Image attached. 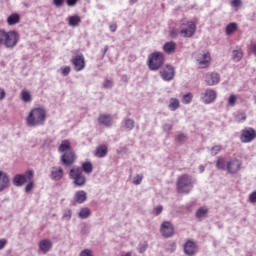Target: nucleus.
<instances>
[{
	"label": "nucleus",
	"instance_id": "obj_1",
	"mask_svg": "<svg viewBox=\"0 0 256 256\" xmlns=\"http://www.w3.org/2000/svg\"><path fill=\"white\" fill-rule=\"evenodd\" d=\"M47 121V110L44 107L33 108L26 117L28 127H42Z\"/></svg>",
	"mask_w": 256,
	"mask_h": 256
},
{
	"label": "nucleus",
	"instance_id": "obj_2",
	"mask_svg": "<svg viewBox=\"0 0 256 256\" xmlns=\"http://www.w3.org/2000/svg\"><path fill=\"white\" fill-rule=\"evenodd\" d=\"M17 43H19V34L16 31L0 30V45H4L7 49H14Z\"/></svg>",
	"mask_w": 256,
	"mask_h": 256
},
{
	"label": "nucleus",
	"instance_id": "obj_3",
	"mask_svg": "<svg viewBox=\"0 0 256 256\" xmlns=\"http://www.w3.org/2000/svg\"><path fill=\"white\" fill-rule=\"evenodd\" d=\"M176 185L179 193H185L187 195L193 191L195 180L189 174H183L178 177Z\"/></svg>",
	"mask_w": 256,
	"mask_h": 256
},
{
	"label": "nucleus",
	"instance_id": "obj_4",
	"mask_svg": "<svg viewBox=\"0 0 256 256\" xmlns=\"http://www.w3.org/2000/svg\"><path fill=\"white\" fill-rule=\"evenodd\" d=\"M165 63V57L161 52H154L148 56V67L150 71H159Z\"/></svg>",
	"mask_w": 256,
	"mask_h": 256
},
{
	"label": "nucleus",
	"instance_id": "obj_5",
	"mask_svg": "<svg viewBox=\"0 0 256 256\" xmlns=\"http://www.w3.org/2000/svg\"><path fill=\"white\" fill-rule=\"evenodd\" d=\"M69 177L72 179L75 187H84L87 183V178L83 175L81 167H73L69 172Z\"/></svg>",
	"mask_w": 256,
	"mask_h": 256
},
{
	"label": "nucleus",
	"instance_id": "obj_6",
	"mask_svg": "<svg viewBox=\"0 0 256 256\" xmlns=\"http://www.w3.org/2000/svg\"><path fill=\"white\" fill-rule=\"evenodd\" d=\"M34 175L35 172L33 170H29L25 174H17L13 178V185L15 187H23L27 181H32Z\"/></svg>",
	"mask_w": 256,
	"mask_h": 256
},
{
	"label": "nucleus",
	"instance_id": "obj_7",
	"mask_svg": "<svg viewBox=\"0 0 256 256\" xmlns=\"http://www.w3.org/2000/svg\"><path fill=\"white\" fill-rule=\"evenodd\" d=\"M243 167V161L237 158H232L226 162V171L229 175H237Z\"/></svg>",
	"mask_w": 256,
	"mask_h": 256
},
{
	"label": "nucleus",
	"instance_id": "obj_8",
	"mask_svg": "<svg viewBox=\"0 0 256 256\" xmlns=\"http://www.w3.org/2000/svg\"><path fill=\"white\" fill-rule=\"evenodd\" d=\"M195 31H197V26L193 21L182 23L180 27V34L184 37H193V35H195Z\"/></svg>",
	"mask_w": 256,
	"mask_h": 256
},
{
	"label": "nucleus",
	"instance_id": "obj_9",
	"mask_svg": "<svg viewBox=\"0 0 256 256\" xmlns=\"http://www.w3.org/2000/svg\"><path fill=\"white\" fill-rule=\"evenodd\" d=\"M196 61L200 65L201 69H205L211 63V53L209 51H201L196 55Z\"/></svg>",
	"mask_w": 256,
	"mask_h": 256
},
{
	"label": "nucleus",
	"instance_id": "obj_10",
	"mask_svg": "<svg viewBox=\"0 0 256 256\" xmlns=\"http://www.w3.org/2000/svg\"><path fill=\"white\" fill-rule=\"evenodd\" d=\"M60 161L64 167H71L77 161V155H75V151L68 150L61 155Z\"/></svg>",
	"mask_w": 256,
	"mask_h": 256
},
{
	"label": "nucleus",
	"instance_id": "obj_11",
	"mask_svg": "<svg viewBox=\"0 0 256 256\" xmlns=\"http://www.w3.org/2000/svg\"><path fill=\"white\" fill-rule=\"evenodd\" d=\"M256 131L253 128H246L242 130L240 135L241 143H251V141H255Z\"/></svg>",
	"mask_w": 256,
	"mask_h": 256
},
{
	"label": "nucleus",
	"instance_id": "obj_12",
	"mask_svg": "<svg viewBox=\"0 0 256 256\" xmlns=\"http://www.w3.org/2000/svg\"><path fill=\"white\" fill-rule=\"evenodd\" d=\"M160 232L162 237L168 239L169 237H173V235L175 234V228L173 227V224L171 222L164 221L161 224Z\"/></svg>",
	"mask_w": 256,
	"mask_h": 256
},
{
	"label": "nucleus",
	"instance_id": "obj_13",
	"mask_svg": "<svg viewBox=\"0 0 256 256\" xmlns=\"http://www.w3.org/2000/svg\"><path fill=\"white\" fill-rule=\"evenodd\" d=\"M215 99H217V92L213 89H206L205 92L201 94V100L205 105L215 102Z\"/></svg>",
	"mask_w": 256,
	"mask_h": 256
},
{
	"label": "nucleus",
	"instance_id": "obj_14",
	"mask_svg": "<svg viewBox=\"0 0 256 256\" xmlns=\"http://www.w3.org/2000/svg\"><path fill=\"white\" fill-rule=\"evenodd\" d=\"M160 77L163 81H173L175 78V68L171 65H166L163 70H160Z\"/></svg>",
	"mask_w": 256,
	"mask_h": 256
},
{
	"label": "nucleus",
	"instance_id": "obj_15",
	"mask_svg": "<svg viewBox=\"0 0 256 256\" xmlns=\"http://www.w3.org/2000/svg\"><path fill=\"white\" fill-rule=\"evenodd\" d=\"M219 81H221V76L217 72H209L205 76V82L210 87H212L213 85H217Z\"/></svg>",
	"mask_w": 256,
	"mask_h": 256
},
{
	"label": "nucleus",
	"instance_id": "obj_16",
	"mask_svg": "<svg viewBox=\"0 0 256 256\" xmlns=\"http://www.w3.org/2000/svg\"><path fill=\"white\" fill-rule=\"evenodd\" d=\"M75 71H83L85 69V57L83 54L77 55L72 59Z\"/></svg>",
	"mask_w": 256,
	"mask_h": 256
},
{
	"label": "nucleus",
	"instance_id": "obj_17",
	"mask_svg": "<svg viewBox=\"0 0 256 256\" xmlns=\"http://www.w3.org/2000/svg\"><path fill=\"white\" fill-rule=\"evenodd\" d=\"M184 253L187 256H193L197 253V244L194 241L188 240L184 244Z\"/></svg>",
	"mask_w": 256,
	"mask_h": 256
},
{
	"label": "nucleus",
	"instance_id": "obj_18",
	"mask_svg": "<svg viewBox=\"0 0 256 256\" xmlns=\"http://www.w3.org/2000/svg\"><path fill=\"white\" fill-rule=\"evenodd\" d=\"M73 201L75 203H78L79 205H82V203H85V201H87V192H85L84 190H79L75 192Z\"/></svg>",
	"mask_w": 256,
	"mask_h": 256
},
{
	"label": "nucleus",
	"instance_id": "obj_19",
	"mask_svg": "<svg viewBox=\"0 0 256 256\" xmlns=\"http://www.w3.org/2000/svg\"><path fill=\"white\" fill-rule=\"evenodd\" d=\"M98 122L104 127H111L113 125V118L109 114H102L98 117Z\"/></svg>",
	"mask_w": 256,
	"mask_h": 256
},
{
	"label": "nucleus",
	"instance_id": "obj_20",
	"mask_svg": "<svg viewBox=\"0 0 256 256\" xmlns=\"http://www.w3.org/2000/svg\"><path fill=\"white\" fill-rule=\"evenodd\" d=\"M51 179H53V181H61V179H63V168L53 167L51 171Z\"/></svg>",
	"mask_w": 256,
	"mask_h": 256
},
{
	"label": "nucleus",
	"instance_id": "obj_21",
	"mask_svg": "<svg viewBox=\"0 0 256 256\" xmlns=\"http://www.w3.org/2000/svg\"><path fill=\"white\" fill-rule=\"evenodd\" d=\"M9 187V176L7 173L0 171V191H4Z\"/></svg>",
	"mask_w": 256,
	"mask_h": 256
},
{
	"label": "nucleus",
	"instance_id": "obj_22",
	"mask_svg": "<svg viewBox=\"0 0 256 256\" xmlns=\"http://www.w3.org/2000/svg\"><path fill=\"white\" fill-rule=\"evenodd\" d=\"M39 249L42 253H49L53 249V242L51 240H42L39 243Z\"/></svg>",
	"mask_w": 256,
	"mask_h": 256
},
{
	"label": "nucleus",
	"instance_id": "obj_23",
	"mask_svg": "<svg viewBox=\"0 0 256 256\" xmlns=\"http://www.w3.org/2000/svg\"><path fill=\"white\" fill-rule=\"evenodd\" d=\"M175 49H177V44L174 41L166 42L163 46V51L167 53V55H173Z\"/></svg>",
	"mask_w": 256,
	"mask_h": 256
},
{
	"label": "nucleus",
	"instance_id": "obj_24",
	"mask_svg": "<svg viewBox=\"0 0 256 256\" xmlns=\"http://www.w3.org/2000/svg\"><path fill=\"white\" fill-rule=\"evenodd\" d=\"M68 25L70 27H79L81 25V16L75 14L68 18Z\"/></svg>",
	"mask_w": 256,
	"mask_h": 256
},
{
	"label": "nucleus",
	"instance_id": "obj_25",
	"mask_svg": "<svg viewBox=\"0 0 256 256\" xmlns=\"http://www.w3.org/2000/svg\"><path fill=\"white\" fill-rule=\"evenodd\" d=\"M59 153H67V151H73L71 149V142L69 140H63L58 148Z\"/></svg>",
	"mask_w": 256,
	"mask_h": 256
},
{
	"label": "nucleus",
	"instance_id": "obj_26",
	"mask_svg": "<svg viewBox=\"0 0 256 256\" xmlns=\"http://www.w3.org/2000/svg\"><path fill=\"white\" fill-rule=\"evenodd\" d=\"M123 127L126 129V131H133L135 128V120L131 118H125L123 120Z\"/></svg>",
	"mask_w": 256,
	"mask_h": 256
},
{
	"label": "nucleus",
	"instance_id": "obj_27",
	"mask_svg": "<svg viewBox=\"0 0 256 256\" xmlns=\"http://www.w3.org/2000/svg\"><path fill=\"white\" fill-rule=\"evenodd\" d=\"M96 157H99L100 159L103 157H107V146L106 145H100L96 148L95 151Z\"/></svg>",
	"mask_w": 256,
	"mask_h": 256
},
{
	"label": "nucleus",
	"instance_id": "obj_28",
	"mask_svg": "<svg viewBox=\"0 0 256 256\" xmlns=\"http://www.w3.org/2000/svg\"><path fill=\"white\" fill-rule=\"evenodd\" d=\"M20 97L23 101V103H31V101H33V97L31 96V92H29L28 90H22Z\"/></svg>",
	"mask_w": 256,
	"mask_h": 256
},
{
	"label": "nucleus",
	"instance_id": "obj_29",
	"mask_svg": "<svg viewBox=\"0 0 256 256\" xmlns=\"http://www.w3.org/2000/svg\"><path fill=\"white\" fill-rule=\"evenodd\" d=\"M78 217L80 219H89V217H91V209L88 207L81 208L80 212L78 213Z\"/></svg>",
	"mask_w": 256,
	"mask_h": 256
},
{
	"label": "nucleus",
	"instance_id": "obj_30",
	"mask_svg": "<svg viewBox=\"0 0 256 256\" xmlns=\"http://www.w3.org/2000/svg\"><path fill=\"white\" fill-rule=\"evenodd\" d=\"M216 167L220 171H227V162H225V158L218 157V159L216 161Z\"/></svg>",
	"mask_w": 256,
	"mask_h": 256
},
{
	"label": "nucleus",
	"instance_id": "obj_31",
	"mask_svg": "<svg viewBox=\"0 0 256 256\" xmlns=\"http://www.w3.org/2000/svg\"><path fill=\"white\" fill-rule=\"evenodd\" d=\"M241 59H243V51H241V49L233 50L232 51V60L235 61V63H239V61Z\"/></svg>",
	"mask_w": 256,
	"mask_h": 256
},
{
	"label": "nucleus",
	"instance_id": "obj_32",
	"mask_svg": "<svg viewBox=\"0 0 256 256\" xmlns=\"http://www.w3.org/2000/svg\"><path fill=\"white\" fill-rule=\"evenodd\" d=\"M180 107L179 100L177 98H171L170 103L168 105V108L170 111H177V109Z\"/></svg>",
	"mask_w": 256,
	"mask_h": 256
},
{
	"label": "nucleus",
	"instance_id": "obj_33",
	"mask_svg": "<svg viewBox=\"0 0 256 256\" xmlns=\"http://www.w3.org/2000/svg\"><path fill=\"white\" fill-rule=\"evenodd\" d=\"M209 213V210L207 208H199L196 211V217L197 219H205Z\"/></svg>",
	"mask_w": 256,
	"mask_h": 256
},
{
	"label": "nucleus",
	"instance_id": "obj_34",
	"mask_svg": "<svg viewBox=\"0 0 256 256\" xmlns=\"http://www.w3.org/2000/svg\"><path fill=\"white\" fill-rule=\"evenodd\" d=\"M19 14H12L7 18L8 25H17L19 23Z\"/></svg>",
	"mask_w": 256,
	"mask_h": 256
},
{
	"label": "nucleus",
	"instance_id": "obj_35",
	"mask_svg": "<svg viewBox=\"0 0 256 256\" xmlns=\"http://www.w3.org/2000/svg\"><path fill=\"white\" fill-rule=\"evenodd\" d=\"M82 171H84V173H87L88 175L93 173V164H91V162H84L82 164Z\"/></svg>",
	"mask_w": 256,
	"mask_h": 256
},
{
	"label": "nucleus",
	"instance_id": "obj_36",
	"mask_svg": "<svg viewBox=\"0 0 256 256\" xmlns=\"http://www.w3.org/2000/svg\"><path fill=\"white\" fill-rule=\"evenodd\" d=\"M237 29V23H230L226 26V35H232Z\"/></svg>",
	"mask_w": 256,
	"mask_h": 256
},
{
	"label": "nucleus",
	"instance_id": "obj_37",
	"mask_svg": "<svg viewBox=\"0 0 256 256\" xmlns=\"http://www.w3.org/2000/svg\"><path fill=\"white\" fill-rule=\"evenodd\" d=\"M71 217H73V211H71V209L64 210L62 220L71 221Z\"/></svg>",
	"mask_w": 256,
	"mask_h": 256
},
{
	"label": "nucleus",
	"instance_id": "obj_38",
	"mask_svg": "<svg viewBox=\"0 0 256 256\" xmlns=\"http://www.w3.org/2000/svg\"><path fill=\"white\" fill-rule=\"evenodd\" d=\"M221 149H223V147L221 145H215L210 149V155H212V157H215V155H219Z\"/></svg>",
	"mask_w": 256,
	"mask_h": 256
},
{
	"label": "nucleus",
	"instance_id": "obj_39",
	"mask_svg": "<svg viewBox=\"0 0 256 256\" xmlns=\"http://www.w3.org/2000/svg\"><path fill=\"white\" fill-rule=\"evenodd\" d=\"M191 101H193V94L191 93L185 94L182 98V103H184V105H189Z\"/></svg>",
	"mask_w": 256,
	"mask_h": 256
},
{
	"label": "nucleus",
	"instance_id": "obj_40",
	"mask_svg": "<svg viewBox=\"0 0 256 256\" xmlns=\"http://www.w3.org/2000/svg\"><path fill=\"white\" fill-rule=\"evenodd\" d=\"M237 103V96L235 94H232L228 98V105L230 107H235V104Z\"/></svg>",
	"mask_w": 256,
	"mask_h": 256
},
{
	"label": "nucleus",
	"instance_id": "obj_41",
	"mask_svg": "<svg viewBox=\"0 0 256 256\" xmlns=\"http://www.w3.org/2000/svg\"><path fill=\"white\" fill-rule=\"evenodd\" d=\"M142 182H143V174H137L133 178V185H141Z\"/></svg>",
	"mask_w": 256,
	"mask_h": 256
},
{
	"label": "nucleus",
	"instance_id": "obj_42",
	"mask_svg": "<svg viewBox=\"0 0 256 256\" xmlns=\"http://www.w3.org/2000/svg\"><path fill=\"white\" fill-rule=\"evenodd\" d=\"M235 119L238 123H241V121H245L247 119V115L244 112H241L236 115Z\"/></svg>",
	"mask_w": 256,
	"mask_h": 256
},
{
	"label": "nucleus",
	"instance_id": "obj_43",
	"mask_svg": "<svg viewBox=\"0 0 256 256\" xmlns=\"http://www.w3.org/2000/svg\"><path fill=\"white\" fill-rule=\"evenodd\" d=\"M103 87H104V89H111L113 87V81L109 80V79H106L103 82Z\"/></svg>",
	"mask_w": 256,
	"mask_h": 256
},
{
	"label": "nucleus",
	"instance_id": "obj_44",
	"mask_svg": "<svg viewBox=\"0 0 256 256\" xmlns=\"http://www.w3.org/2000/svg\"><path fill=\"white\" fill-rule=\"evenodd\" d=\"M153 215H161V213H163V206H156L153 211H152Z\"/></svg>",
	"mask_w": 256,
	"mask_h": 256
},
{
	"label": "nucleus",
	"instance_id": "obj_45",
	"mask_svg": "<svg viewBox=\"0 0 256 256\" xmlns=\"http://www.w3.org/2000/svg\"><path fill=\"white\" fill-rule=\"evenodd\" d=\"M185 139H187V136H185V134L183 133H180L176 136V141H178L179 143H183Z\"/></svg>",
	"mask_w": 256,
	"mask_h": 256
},
{
	"label": "nucleus",
	"instance_id": "obj_46",
	"mask_svg": "<svg viewBox=\"0 0 256 256\" xmlns=\"http://www.w3.org/2000/svg\"><path fill=\"white\" fill-rule=\"evenodd\" d=\"M69 73H71V67L66 66V67L62 68L63 77H67V75H69Z\"/></svg>",
	"mask_w": 256,
	"mask_h": 256
},
{
	"label": "nucleus",
	"instance_id": "obj_47",
	"mask_svg": "<svg viewBox=\"0 0 256 256\" xmlns=\"http://www.w3.org/2000/svg\"><path fill=\"white\" fill-rule=\"evenodd\" d=\"M171 129H173V124L166 123L163 125V131H165V133H169Z\"/></svg>",
	"mask_w": 256,
	"mask_h": 256
},
{
	"label": "nucleus",
	"instance_id": "obj_48",
	"mask_svg": "<svg viewBox=\"0 0 256 256\" xmlns=\"http://www.w3.org/2000/svg\"><path fill=\"white\" fill-rule=\"evenodd\" d=\"M80 256H93V251L91 249H85L80 253Z\"/></svg>",
	"mask_w": 256,
	"mask_h": 256
},
{
	"label": "nucleus",
	"instance_id": "obj_49",
	"mask_svg": "<svg viewBox=\"0 0 256 256\" xmlns=\"http://www.w3.org/2000/svg\"><path fill=\"white\" fill-rule=\"evenodd\" d=\"M231 5L232 7H241L243 2L241 0H232Z\"/></svg>",
	"mask_w": 256,
	"mask_h": 256
},
{
	"label": "nucleus",
	"instance_id": "obj_50",
	"mask_svg": "<svg viewBox=\"0 0 256 256\" xmlns=\"http://www.w3.org/2000/svg\"><path fill=\"white\" fill-rule=\"evenodd\" d=\"M250 203H256V191L252 192L249 196Z\"/></svg>",
	"mask_w": 256,
	"mask_h": 256
},
{
	"label": "nucleus",
	"instance_id": "obj_51",
	"mask_svg": "<svg viewBox=\"0 0 256 256\" xmlns=\"http://www.w3.org/2000/svg\"><path fill=\"white\" fill-rule=\"evenodd\" d=\"M138 251L139 253H145V251H147V243L140 245Z\"/></svg>",
	"mask_w": 256,
	"mask_h": 256
},
{
	"label": "nucleus",
	"instance_id": "obj_52",
	"mask_svg": "<svg viewBox=\"0 0 256 256\" xmlns=\"http://www.w3.org/2000/svg\"><path fill=\"white\" fill-rule=\"evenodd\" d=\"M177 35H179V32L177 31V29L173 28L172 30H170V37H172V39H175Z\"/></svg>",
	"mask_w": 256,
	"mask_h": 256
},
{
	"label": "nucleus",
	"instance_id": "obj_53",
	"mask_svg": "<svg viewBox=\"0 0 256 256\" xmlns=\"http://www.w3.org/2000/svg\"><path fill=\"white\" fill-rule=\"evenodd\" d=\"M33 190V182H29L26 187H25V192L29 193L30 191Z\"/></svg>",
	"mask_w": 256,
	"mask_h": 256
},
{
	"label": "nucleus",
	"instance_id": "obj_54",
	"mask_svg": "<svg viewBox=\"0 0 256 256\" xmlns=\"http://www.w3.org/2000/svg\"><path fill=\"white\" fill-rule=\"evenodd\" d=\"M7 96V93L5 92V89L0 88V101H3L5 97Z\"/></svg>",
	"mask_w": 256,
	"mask_h": 256
},
{
	"label": "nucleus",
	"instance_id": "obj_55",
	"mask_svg": "<svg viewBox=\"0 0 256 256\" xmlns=\"http://www.w3.org/2000/svg\"><path fill=\"white\" fill-rule=\"evenodd\" d=\"M64 0H53L55 7H63Z\"/></svg>",
	"mask_w": 256,
	"mask_h": 256
},
{
	"label": "nucleus",
	"instance_id": "obj_56",
	"mask_svg": "<svg viewBox=\"0 0 256 256\" xmlns=\"http://www.w3.org/2000/svg\"><path fill=\"white\" fill-rule=\"evenodd\" d=\"M66 3L69 7H75V5H77V0H66Z\"/></svg>",
	"mask_w": 256,
	"mask_h": 256
},
{
	"label": "nucleus",
	"instance_id": "obj_57",
	"mask_svg": "<svg viewBox=\"0 0 256 256\" xmlns=\"http://www.w3.org/2000/svg\"><path fill=\"white\" fill-rule=\"evenodd\" d=\"M5 245H7V240L6 239H0V251L2 249H5Z\"/></svg>",
	"mask_w": 256,
	"mask_h": 256
},
{
	"label": "nucleus",
	"instance_id": "obj_58",
	"mask_svg": "<svg viewBox=\"0 0 256 256\" xmlns=\"http://www.w3.org/2000/svg\"><path fill=\"white\" fill-rule=\"evenodd\" d=\"M109 28L112 33H115L117 31V24H112L109 26Z\"/></svg>",
	"mask_w": 256,
	"mask_h": 256
},
{
	"label": "nucleus",
	"instance_id": "obj_59",
	"mask_svg": "<svg viewBox=\"0 0 256 256\" xmlns=\"http://www.w3.org/2000/svg\"><path fill=\"white\" fill-rule=\"evenodd\" d=\"M107 51H109V46H105L103 50V57L107 54Z\"/></svg>",
	"mask_w": 256,
	"mask_h": 256
},
{
	"label": "nucleus",
	"instance_id": "obj_60",
	"mask_svg": "<svg viewBox=\"0 0 256 256\" xmlns=\"http://www.w3.org/2000/svg\"><path fill=\"white\" fill-rule=\"evenodd\" d=\"M200 173H203L205 171V166L201 165L199 166Z\"/></svg>",
	"mask_w": 256,
	"mask_h": 256
},
{
	"label": "nucleus",
	"instance_id": "obj_61",
	"mask_svg": "<svg viewBox=\"0 0 256 256\" xmlns=\"http://www.w3.org/2000/svg\"><path fill=\"white\" fill-rule=\"evenodd\" d=\"M252 52L254 53V55H256V44L252 46Z\"/></svg>",
	"mask_w": 256,
	"mask_h": 256
},
{
	"label": "nucleus",
	"instance_id": "obj_62",
	"mask_svg": "<svg viewBox=\"0 0 256 256\" xmlns=\"http://www.w3.org/2000/svg\"><path fill=\"white\" fill-rule=\"evenodd\" d=\"M133 3H137V0H130V5H133Z\"/></svg>",
	"mask_w": 256,
	"mask_h": 256
}]
</instances>
